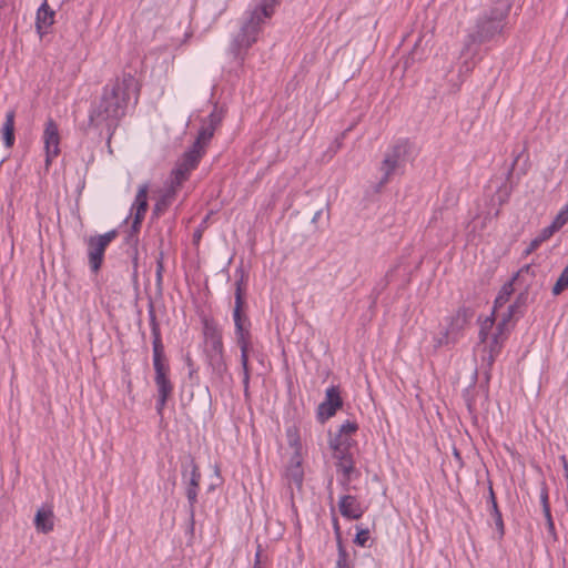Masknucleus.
<instances>
[{
    "label": "nucleus",
    "mask_w": 568,
    "mask_h": 568,
    "mask_svg": "<svg viewBox=\"0 0 568 568\" xmlns=\"http://www.w3.org/2000/svg\"><path fill=\"white\" fill-rule=\"evenodd\" d=\"M139 87L136 79L124 73L112 83L104 87L99 104L90 112V122L97 128L104 126L114 130L119 120L125 114L132 94L138 99Z\"/></svg>",
    "instance_id": "1"
},
{
    "label": "nucleus",
    "mask_w": 568,
    "mask_h": 568,
    "mask_svg": "<svg viewBox=\"0 0 568 568\" xmlns=\"http://www.w3.org/2000/svg\"><path fill=\"white\" fill-rule=\"evenodd\" d=\"M510 8L508 0H498L493 7L484 10L465 37L463 53L477 55L479 45L496 41L507 24Z\"/></svg>",
    "instance_id": "2"
},
{
    "label": "nucleus",
    "mask_w": 568,
    "mask_h": 568,
    "mask_svg": "<svg viewBox=\"0 0 568 568\" xmlns=\"http://www.w3.org/2000/svg\"><path fill=\"white\" fill-rule=\"evenodd\" d=\"M280 4V0H262L243 21L240 31L233 37L229 52L239 59L241 63L247 50L257 41V37L262 30V26L270 19L275 8Z\"/></svg>",
    "instance_id": "3"
},
{
    "label": "nucleus",
    "mask_w": 568,
    "mask_h": 568,
    "mask_svg": "<svg viewBox=\"0 0 568 568\" xmlns=\"http://www.w3.org/2000/svg\"><path fill=\"white\" fill-rule=\"evenodd\" d=\"M149 317L153 337V367L155 372L154 383L158 388V399L155 407L158 414L162 416L166 402L173 393V384L169 378L170 366L166 363L164 347L161 339L160 325L156 321V315L152 305L149 311Z\"/></svg>",
    "instance_id": "4"
},
{
    "label": "nucleus",
    "mask_w": 568,
    "mask_h": 568,
    "mask_svg": "<svg viewBox=\"0 0 568 568\" xmlns=\"http://www.w3.org/2000/svg\"><path fill=\"white\" fill-rule=\"evenodd\" d=\"M115 230L109 231L101 235L90 236L88 244V260L90 268L93 273H98L102 266L104 252L109 244L116 237Z\"/></svg>",
    "instance_id": "5"
},
{
    "label": "nucleus",
    "mask_w": 568,
    "mask_h": 568,
    "mask_svg": "<svg viewBox=\"0 0 568 568\" xmlns=\"http://www.w3.org/2000/svg\"><path fill=\"white\" fill-rule=\"evenodd\" d=\"M408 150L407 141H398L386 152L381 165V171L384 173L381 184L387 183L390 175L406 162Z\"/></svg>",
    "instance_id": "6"
},
{
    "label": "nucleus",
    "mask_w": 568,
    "mask_h": 568,
    "mask_svg": "<svg viewBox=\"0 0 568 568\" xmlns=\"http://www.w3.org/2000/svg\"><path fill=\"white\" fill-rule=\"evenodd\" d=\"M329 446L333 449V457L337 459V470L343 474L342 484L347 488L355 473L354 460L348 452L349 446H346V442L341 440H329Z\"/></svg>",
    "instance_id": "7"
},
{
    "label": "nucleus",
    "mask_w": 568,
    "mask_h": 568,
    "mask_svg": "<svg viewBox=\"0 0 568 568\" xmlns=\"http://www.w3.org/2000/svg\"><path fill=\"white\" fill-rule=\"evenodd\" d=\"M222 120L223 111L215 106L209 116L202 121L197 138L191 149L199 151L203 155L206 145L210 143L216 128L221 124Z\"/></svg>",
    "instance_id": "8"
},
{
    "label": "nucleus",
    "mask_w": 568,
    "mask_h": 568,
    "mask_svg": "<svg viewBox=\"0 0 568 568\" xmlns=\"http://www.w3.org/2000/svg\"><path fill=\"white\" fill-rule=\"evenodd\" d=\"M203 155L193 149L186 151L172 171L170 182L181 187L189 179L190 173L197 166Z\"/></svg>",
    "instance_id": "9"
},
{
    "label": "nucleus",
    "mask_w": 568,
    "mask_h": 568,
    "mask_svg": "<svg viewBox=\"0 0 568 568\" xmlns=\"http://www.w3.org/2000/svg\"><path fill=\"white\" fill-rule=\"evenodd\" d=\"M42 138L45 150V168L49 169L53 159L60 154V133L53 119L47 120Z\"/></svg>",
    "instance_id": "10"
},
{
    "label": "nucleus",
    "mask_w": 568,
    "mask_h": 568,
    "mask_svg": "<svg viewBox=\"0 0 568 568\" xmlns=\"http://www.w3.org/2000/svg\"><path fill=\"white\" fill-rule=\"evenodd\" d=\"M204 334V354H219L224 353L222 333L219 327L211 322H205L203 327Z\"/></svg>",
    "instance_id": "11"
},
{
    "label": "nucleus",
    "mask_w": 568,
    "mask_h": 568,
    "mask_svg": "<svg viewBox=\"0 0 568 568\" xmlns=\"http://www.w3.org/2000/svg\"><path fill=\"white\" fill-rule=\"evenodd\" d=\"M343 402L339 390L335 386L326 389L325 400L320 404L317 414L322 420L328 419L335 415L336 410L342 406Z\"/></svg>",
    "instance_id": "12"
},
{
    "label": "nucleus",
    "mask_w": 568,
    "mask_h": 568,
    "mask_svg": "<svg viewBox=\"0 0 568 568\" xmlns=\"http://www.w3.org/2000/svg\"><path fill=\"white\" fill-rule=\"evenodd\" d=\"M474 312L470 308L462 307L456 314L450 318V322L445 329L448 335H450L452 339L456 343L463 335V331L469 320L473 317Z\"/></svg>",
    "instance_id": "13"
},
{
    "label": "nucleus",
    "mask_w": 568,
    "mask_h": 568,
    "mask_svg": "<svg viewBox=\"0 0 568 568\" xmlns=\"http://www.w3.org/2000/svg\"><path fill=\"white\" fill-rule=\"evenodd\" d=\"M148 191L149 185L142 184L140 185L138 193L135 195L134 203L132 205V210H135L132 231L139 232L142 221L144 219L145 212L148 210Z\"/></svg>",
    "instance_id": "14"
},
{
    "label": "nucleus",
    "mask_w": 568,
    "mask_h": 568,
    "mask_svg": "<svg viewBox=\"0 0 568 568\" xmlns=\"http://www.w3.org/2000/svg\"><path fill=\"white\" fill-rule=\"evenodd\" d=\"M341 515L347 519H359L364 509L355 496L344 495L338 503Z\"/></svg>",
    "instance_id": "15"
},
{
    "label": "nucleus",
    "mask_w": 568,
    "mask_h": 568,
    "mask_svg": "<svg viewBox=\"0 0 568 568\" xmlns=\"http://www.w3.org/2000/svg\"><path fill=\"white\" fill-rule=\"evenodd\" d=\"M285 478L288 485H295L298 489L302 487L304 470L302 467V459L298 453H295L292 456L290 464L285 470Z\"/></svg>",
    "instance_id": "16"
},
{
    "label": "nucleus",
    "mask_w": 568,
    "mask_h": 568,
    "mask_svg": "<svg viewBox=\"0 0 568 568\" xmlns=\"http://www.w3.org/2000/svg\"><path fill=\"white\" fill-rule=\"evenodd\" d=\"M54 22V11L49 7L47 0L43 1L37 11L36 27L40 36Z\"/></svg>",
    "instance_id": "17"
},
{
    "label": "nucleus",
    "mask_w": 568,
    "mask_h": 568,
    "mask_svg": "<svg viewBox=\"0 0 568 568\" xmlns=\"http://www.w3.org/2000/svg\"><path fill=\"white\" fill-rule=\"evenodd\" d=\"M487 503H488V510H489L490 516L493 517L495 526H496V530L498 531L499 538H501L505 535V526H504L503 516L498 508V504H497L496 496H495L491 485L489 486V489H488Z\"/></svg>",
    "instance_id": "18"
},
{
    "label": "nucleus",
    "mask_w": 568,
    "mask_h": 568,
    "mask_svg": "<svg viewBox=\"0 0 568 568\" xmlns=\"http://www.w3.org/2000/svg\"><path fill=\"white\" fill-rule=\"evenodd\" d=\"M180 190L179 186L174 185L170 182V185L165 189L162 196L156 201L153 207V214L154 215H161L166 211V209L172 204V202L175 199V195L178 191Z\"/></svg>",
    "instance_id": "19"
},
{
    "label": "nucleus",
    "mask_w": 568,
    "mask_h": 568,
    "mask_svg": "<svg viewBox=\"0 0 568 568\" xmlns=\"http://www.w3.org/2000/svg\"><path fill=\"white\" fill-rule=\"evenodd\" d=\"M34 526L38 531L43 534L53 530V511L50 508H40L36 514Z\"/></svg>",
    "instance_id": "20"
},
{
    "label": "nucleus",
    "mask_w": 568,
    "mask_h": 568,
    "mask_svg": "<svg viewBox=\"0 0 568 568\" xmlns=\"http://www.w3.org/2000/svg\"><path fill=\"white\" fill-rule=\"evenodd\" d=\"M206 363L212 369L215 378L222 381L227 373V365L224 359V353L206 355Z\"/></svg>",
    "instance_id": "21"
},
{
    "label": "nucleus",
    "mask_w": 568,
    "mask_h": 568,
    "mask_svg": "<svg viewBox=\"0 0 568 568\" xmlns=\"http://www.w3.org/2000/svg\"><path fill=\"white\" fill-rule=\"evenodd\" d=\"M182 477L187 486L199 487L201 473L193 458H190L189 464L183 468Z\"/></svg>",
    "instance_id": "22"
},
{
    "label": "nucleus",
    "mask_w": 568,
    "mask_h": 568,
    "mask_svg": "<svg viewBox=\"0 0 568 568\" xmlns=\"http://www.w3.org/2000/svg\"><path fill=\"white\" fill-rule=\"evenodd\" d=\"M14 111L10 110L6 114V121L2 125V135L6 146L10 148L14 143Z\"/></svg>",
    "instance_id": "23"
},
{
    "label": "nucleus",
    "mask_w": 568,
    "mask_h": 568,
    "mask_svg": "<svg viewBox=\"0 0 568 568\" xmlns=\"http://www.w3.org/2000/svg\"><path fill=\"white\" fill-rule=\"evenodd\" d=\"M358 426L354 422L346 420L344 424L341 425L338 429V434L332 438L331 440H341L346 442V446H349V438L348 436L357 430Z\"/></svg>",
    "instance_id": "24"
},
{
    "label": "nucleus",
    "mask_w": 568,
    "mask_h": 568,
    "mask_svg": "<svg viewBox=\"0 0 568 568\" xmlns=\"http://www.w3.org/2000/svg\"><path fill=\"white\" fill-rule=\"evenodd\" d=\"M495 324V313L493 312L490 316H487L481 323L479 328V343H486L488 338L491 336L490 331L493 329Z\"/></svg>",
    "instance_id": "25"
},
{
    "label": "nucleus",
    "mask_w": 568,
    "mask_h": 568,
    "mask_svg": "<svg viewBox=\"0 0 568 568\" xmlns=\"http://www.w3.org/2000/svg\"><path fill=\"white\" fill-rule=\"evenodd\" d=\"M513 292H514V286H513V282L510 281V282L506 283L499 291V294L495 300V305H494V310H493L494 313L497 312L498 307H501L505 303L508 302L509 296L513 294Z\"/></svg>",
    "instance_id": "26"
},
{
    "label": "nucleus",
    "mask_w": 568,
    "mask_h": 568,
    "mask_svg": "<svg viewBox=\"0 0 568 568\" xmlns=\"http://www.w3.org/2000/svg\"><path fill=\"white\" fill-rule=\"evenodd\" d=\"M510 321V314H503V317L498 322L496 329L493 334H495V336L507 339L511 329Z\"/></svg>",
    "instance_id": "27"
},
{
    "label": "nucleus",
    "mask_w": 568,
    "mask_h": 568,
    "mask_svg": "<svg viewBox=\"0 0 568 568\" xmlns=\"http://www.w3.org/2000/svg\"><path fill=\"white\" fill-rule=\"evenodd\" d=\"M505 341L506 339L495 336V334L491 333V336L488 338V341L486 343H483V352L489 351L493 354L499 355Z\"/></svg>",
    "instance_id": "28"
},
{
    "label": "nucleus",
    "mask_w": 568,
    "mask_h": 568,
    "mask_svg": "<svg viewBox=\"0 0 568 568\" xmlns=\"http://www.w3.org/2000/svg\"><path fill=\"white\" fill-rule=\"evenodd\" d=\"M422 42H423L422 38H419L415 42L414 48L412 49V51L409 52L408 57L404 61L405 68H408L410 62L419 61V60H422L424 58L425 52H424V49L422 48Z\"/></svg>",
    "instance_id": "29"
},
{
    "label": "nucleus",
    "mask_w": 568,
    "mask_h": 568,
    "mask_svg": "<svg viewBox=\"0 0 568 568\" xmlns=\"http://www.w3.org/2000/svg\"><path fill=\"white\" fill-rule=\"evenodd\" d=\"M567 288H568V264L561 271L555 285L552 286V294L555 296H557V295L561 294Z\"/></svg>",
    "instance_id": "30"
},
{
    "label": "nucleus",
    "mask_w": 568,
    "mask_h": 568,
    "mask_svg": "<svg viewBox=\"0 0 568 568\" xmlns=\"http://www.w3.org/2000/svg\"><path fill=\"white\" fill-rule=\"evenodd\" d=\"M248 357L247 354H241V365L243 369V386H244V394L245 396L248 395V386H250V365H248Z\"/></svg>",
    "instance_id": "31"
},
{
    "label": "nucleus",
    "mask_w": 568,
    "mask_h": 568,
    "mask_svg": "<svg viewBox=\"0 0 568 568\" xmlns=\"http://www.w3.org/2000/svg\"><path fill=\"white\" fill-rule=\"evenodd\" d=\"M498 355L493 354L489 351L483 352L481 355V367L485 369L486 378H490V369L495 363V359Z\"/></svg>",
    "instance_id": "32"
},
{
    "label": "nucleus",
    "mask_w": 568,
    "mask_h": 568,
    "mask_svg": "<svg viewBox=\"0 0 568 568\" xmlns=\"http://www.w3.org/2000/svg\"><path fill=\"white\" fill-rule=\"evenodd\" d=\"M235 296H245L246 291V282H245V275L244 271L242 268H239L235 271Z\"/></svg>",
    "instance_id": "33"
},
{
    "label": "nucleus",
    "mask_w": 568,
    "mask_h": 568,
    "mask_svg": "<svg viewBox=\"0 0 568 568\" xmlns=\"http://www.w3.org/2000/svg\"><path fill=\"white\" fill-rule=\"evenodd\" d=\"M460 54H462V57H465L466 59L460 64L459 72L468 74V73H470L473 71V69L475 67L474 58L476 55H471V53H463V50L460 51Z\"/></svg>",
    "instance_id": "34"
},
{
    "label": "nucleus",
    "mask_w": 568,
    "mask_h": 568,
    "mask_svg": "<svg viewBox=\"0 0 568 568\" xmlns=\"http://www.w3.org/2000/svg\"><path fill=\"white\" fill-rule=\"evenodd\" d=\"M568 222V204L565 205L555 216L551 224L559 231Z\"/></svg>",
    "instance_id": "35"
},
{
    "label": "nucleus",
    "mask_w": 568,
    "mask_h": 568,
    "mask_svg": "<svg viewBox=\"0 0 568 568\" xmlns=\"http://www.w3.org/2000/svg\"><path fill=\"white\" fill-rule=\"evenodd\" d=\"M336 568H351L348 564V554L341 541H338V557L336 561Z\"/></svg>",
    "instance_id": "36"
},
{
    "label": "nucleus",
    "mask_w": 568,
    "mask_h": 568,
    "mask_svg": "<svg viewBox=\"0 0 568 568\" xmlns=\"http://www.w3.org/2000/svg\"><path fill=\"white\" fill-rule=\"evenodd\" d=\"M454 344H456V342L452 339L450 335H448L446 331L442 332L434 339V347L435 348H439V347L448 346V345H454Z\"/></svg>",
    "instance_id": "37"
},
{
    "label": "nucleus",
    "mask_w": 568,
    "mask_h": 568,
    "mask_svg": "<svg viewBox=\"0 0 568 568\" xmlns=\"http://www.w3.org/2000/svg\"><path fill=\"white\" fill-rule=\"evenodd\" d=\"M197 488L199 487H192V486L186 487V497H187V500L190 504L191 518H193V516H194V506L197 501Z\"/></svg>",
    "instance_id": "38"
},
{
    "label": "nucleus",
    "mask_w": 568,
    "mask_h": 568,
    "mask_svg": "<svg viewBox=\"0 0 568 568\" xmlns=\"http://www.w3.org/2000/svg\"><path fill=\"white\" fill-rule=\"evenodd\" d=\"M252 339L251 326H239L235 328V341H248Z\"/></svg>",
    "instance_id": "39"
},
{
    "label": "nucleus",
    "mask_w": 568,
    "mask_h": 568,
    "mask_svg": "<svg viewBox=\"0 0 568 568\" xmlns=\"http://www.w3.org/2000/svg\"><path fill=\"white\" fill-rule=\"evenodd\" d=\"M371 538L369 530L367 528L365 529H358L354 542L358 546L365 547Z\"/></svg>",
    "instance_id": "40"
},
{
    "label": "nucleus",
    "mask_w": 568,
    "mask_h": 568,
    "mask_svg": "<svg viewBox=\"0 0 568 568\" xmlns=\"http://www.w3.org/2000/svg\"><path fill=\"white\" fill-rule=\"evenodd\" d=\"M233 321L235 328H239V326H251L248 317L243 312H233Z\"/></svg>",
    "instance_id": "41"
},
{
    "label": "nucleus",
    "mask_w": 568,
    "mask_h": 568,
    "mask_svg": "<svg viewBox=\"0 0 568 568\" xmlns=\"http://www.w3.org/2000/svg\"><path fill=\"white\" fill-rule=\"evenodd\" d=\"M558 230L552 225H548L544 227L540 233L537 235L538 240L542 243L549 240Z\"/></svg>",
    "instance_id": "42"
},
{
    "label": "nucleus",
    "mask_w": 568,
    "mask_h": 568,
    "mask_svg": "<svg viewBox=\"0 0 568 568\" xmlns=\"http://www.w3.org/2000/svg\"><path fill=\"white\" fill-rule=\"evenodd\" d=\"M163 271H164L163 253H160L159 257L156 258V282H158V284H161V282H162Z\"/></svg>",
    "instance_id": "43"
},
{
    "label": "nucleus",
    "mask_w": 568,
    "mask_h": 568,
    "mask_svg": "<svg viewBox=\"0 0 568 568\" xmlns=\"http://www.w3.org/2000/svg\"><path fill=\"white\" fill-rule=\"evenodd\" d=\"M236 344H237V346H239V347H240V349H241V354H247V355H250V352H251V351H252V348H253L252 339L236 342Z\"/></svg>",
    "instance_id": "44"
},
{
    "label": "nucleus",
    "mask_w": 568,
    "mask_h": 568,
    "mask_svg": "<svg viewBox=\"0 0 568 568\" xmlns=\"http://www.w3.org/2000/svg\"><path fill=\"white\" fill-rule=\"evenodd\" d=\"M541 242L536 236L527 246V248L524 251L525 255L531 254L534 251H536L540 246Z\"/></svg>",
    "instance_id": "45"
},
{
    "label": "nucleus",
    "mask_w": 568,
    "mask_h": 568,
    "mask_svg": "<svg viewBox=\"0 0 568 568\" xmlns=\"http://www.w3.org/2000/svg\"><path fill=\"white\" fill-rule=\"evenodd\" d=\"M244 305H245V296H240V295L235 296V305H234L233 312L242 313Z\"/></svg>",
    "instance_id": "46"
},
{
    "label": "nucleus",
    "mask_w": 568,
    "mask_h": 568,
    "mask_svg": "<svg viewBox=\"0 0 568 568\" xmlns=\"http://www.w3.org/2000/svg\"><path fill=\"white\" fill-rule=\"evenodd\" d=\"M546 521H547L548 532L550 535H552L554 537H556V529H555V524H554L552 517H549V519H546Z\"/></svg>",
    "instance_id": "47"
},
{
    "label": "nucleus",
    "mask_w": 568,
    "mask_h": 568,
    "mask_svg": "<svg viewBox=\"0 0 568 568\" xmlns=\"http://www.w3.org/2000/svg\"><path fill=\"white\" fill-rule=\"evenodd\" d=\"M518 308L519 307L517 306V304L514 303L508 306L507 312L505 314H510V320H511L517 314Z\"/></svg>",
    "instance_id": "48"
},
{
    "label": "nucleus",
    "mask_w": 568,
    "mask_h": 568,
    "mask_svg": "<svg viewBox=\"0 0 568 568\" xmlns=\"http://www.w3.org/2000/svg\"><path fill=\"white\" fill-rule=\"evenodd\" d=\"M527 296L525 294L518 295V297L515 301V304H517L518 307H521L526 303Z\"/></svg>",
    "instance_id": "49"
},
{
    "label": "nucleus",
    "mask_w": 568,
    "mask_h": 568,
    "mask_svg": "<svg viewBox=\"0 0 568 568\" xmlns=\"http://www.w3.org/2000/svg\"><path fill=\"white\" fill-rule=\"evenodd\" d=\"M260 558H261V551L258 549L255 555L254 568H261V559Z\"/></svg>",
    "instance_id": "50"
},
{
    "label": "nucleus",
    "mask_w": 568,
    "mask_h": 568,
    "mask_svg": "<svg viewBox=\"0 0 568 568\" xmlns=\"http://www.w3.org/2000/svg\"><path fill=\"white\" fill-rule=\"evenodd\" d=\"M542 510H544V514H545V518L549 519V517H551L549 505H545V507H542Z\"/></svg>",
    "instance_id": "51"
},
{
    "label": "nucleus",
    "mask_w": 568,
    "mask_h": 568,
    "mask_svg": "<svg viewBox=\"0 0 568 568\" xmlns=\"http://www.w3.org/2000/svg\"><path fill=\"white\" fill-rule=\"evenodd\" d=\"M541 503H542V507H545V505H549V503H548V495H547L546 491H544L541 494Z\"/></svg>",
    "instance_id": "52"
},
{
    "label": "nucleus",
    "mask_w": 568,
    "mask_h": 568,
    "mask_svg": "<svg viewBox=\"0 0 568 568\" xmlns=\"http://www.w3.org/2000/svg\"><path fill=\"white\" fill-rule=\"evenodd\" d=\"M133 268H134V275H135L136 270H138V253H135L134 257H133Z\"/></svg>",
    "instance_id": "53"
},
{
    "label": "nucleus",
    "mask_w": 568,
    "mask_h": 568,
    "mask_svg": "<svg viewBox=\"0 0 568 568\" xmlns=\"http://www.w3.org/2000/svg\"><path fill=\"white\" fill-rule=\"evenodd\" d=\"M518 159H519V155H517V156L514 159V161H513V163H511V166H510V170H509V172H508V174H509V175L511 174V172H513V170H514L515 165L517 164Z\"/></svg>",
    "instance_id": "54"
},
{
    "label": "nucleus",
    "mask_w": 568,
    "mask_h": 568,
    "mask_svg": "<svg viewBox=\"0 0 568 568\" xmlns=\"http://www.w3.org/2000/svg\"><path fill=\"white\" fill-rule=\"evenodd\" d=\"M321 214H322V210L317 211V212L314 214V216H313V219H312V222H316V221L320 219Z\"/></svg>",
    "instance_id": "55"
}]
</instances>
